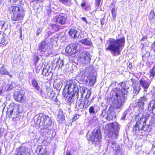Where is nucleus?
Here are the masks:
<instances>
[{"instance_id": "37", "label": "nucleus", "mask_w": 155, "mask_h": 155, "mask_svg": "<svg viewBox=\"0 0 155 155\" xmlns=\"http://www.w3.org/2000/svg\"><path fill=\"white\" fill-rule=\"evenodd\" d=\"M81 91V96L82 98L84 93L86 92V91H87V88L85 87H80Z\"/></svg>"}, {"instance_id": "51", "label": "nucleus", "mask_w": 155, "mask_h": 155, "mask_svg": "<svg viewBox=\"0 0 155 155\" xmlns=\"http://www.w3.org/2000/svg\"><path fill=\"white\" fill-rule=\"evenodd\" d=\"M48 70L46 69H44L42 72V74L43 75L45 74V75H47V73Z\"/></svg>"}, {"instance_id": "41", "label": "nucleus", "mask_w": 155, "mask_h": 155, "mask_svg": "<svg viewBox=\"0 0 155 155\" xmlns=\"http://www.w3.org/2000/svg\"><path fill=\"white\" fill-rule=\"evenodd\" d=\"M80 46V45L77 43L74 44L72 46V49L76 50V52L78 51L77 48L78 47Z\"/></svg>"}, {"instance_id": "25", "label": "nucleus", "mask_w": 155, "mask_h": 155, "mask_svg": "<svg viewBox=\"0 0 155 155\" xmlns=\"http://www.w3.org/2000/svg\"><path fill=\"white\" fill-rule=\"evenodd\" d=\"M68 33L74 39L78 38L79 37L80 32L74 28H71L69 31Z\"/></svg>"}, {"instance_id": "56", "label": "nucleus", "mask_w": 155, "mask_h": 155, "mask_svg": "<svg viewBox=\"0 0 155 155\" xmlns=\"http://www.w3.org/2000/svg\"><path fill=\"white\" fill-rule=\"evenodd\" d=\"M66 155H72L71 154L70 152H67L66 153Z\"/></svg>"}, {"instance_id": "55", "label": "nucleus", "mask_w": 155, "mask_h": 155, "mask_svg": "<svg viewBox=\"0 0 155 155\" xmlns=\"http://www.w3.org/2000/svg\"><path fill=\"white\" fill-rule=\"evenodd\" d=\"M146 38L145 36L144 37H143V38H142L141 39V41H144L145 40H146Z\"/></svg>"}, {"instance_id": "38", "label": "nucleus", "mask_w": 155, "mask_h": 155, "mask_svg": "<svg viewBox=\"0 0 155 155\" xmlns=\"http://www.w3.org/2000/svg\"><path fill=\"white\" fill-rule=\"evenodd\" d=\"M150 76L155 80V67L150 70Z\"/></svg>"}, {"instance_id": "12", "label": "nucleus", "mask_w": 155, "mask_h": 155, "mask_svg": "<svg viewBox=\"0 0 155 155\" xmlns=\"http://www.w3.org/2000/svg\"><path fill=\"white\" fill-rule=\"evenodd\" d=\"M146 120L145 118L143 117V116L137 122V126H138L140 131H145L149 127V126L146 124Z\"/></svg>"}, {"instance_id": "15", "label": "nucleus", "mask_w": 155, "mask_h": 155, "mask_svg": "<svg viewBox=\"0 0 155 155\" xmlns=\"http://www.w3.org/2000/svg\"><path fill=\"white\" fill-rule=\"evenodd\" d=\"M42 97L45 98H53L54 96V92L50 88H47L46 93L45 94L42 91V93L40 94Z\"/></svg>"}, {"instance_id": "44", "label": "nucleus", "mask_w": 155, "mask_h": 155, "mask_svg": "<svg viewBox=\"0 0 155 155\" xmlns=\"http://www.w3.org/2000/svg\"><path fill=\"white\" fill-rule=\"evenodd\" d=\"M134 132L137 133L138 131H140L138 128L137 126V124L135 125V127H134L133 130Z\"/></svg>"}, {"instance_id": "62", "label": "nucleus", "mask_w": 155, "mask_h": 155, "mask_svg": "<svg viewBox=\"0 0 155 155\" xmlns=\"http://www.w3.org/2000/svg\"><path fill=\"white\" fill-rule=\"evenodd\" d=\"M93 99V98L91 100H89V99H88V101H89V102H90V104L92 102V101Z\"/></svg>"}, {"instance_id": "10", "label": "nucleus", "mask_w": 155, "mask_h": 155, "mask_svg": "<svg viewBox=\"0 0 155 155\" xmlns=\"http://www.w3.org/2000/svg\"><path fill=\"white\" fill-rule=\"evenodd\" d=\"M101 117H103V120L109 121L113 120L116 118V115L115 111L113 110H109L107 111L106 110H103L101 113Z\"/></svg>"}, {"instance_id": "22", "label": "nucleus", "mask_w": 155, "mask_h": 155, "mask_svg": "<svg viewBox=\"0 0 155 155\" xmlns=\"http://www.w3.org/2000/svg\"><path fill=\"white\" fill-rule=\"evenodd\" d=\"M8 37L7 35L2 32H0V44L5 45L8 43Z\"/></svg>"}, {"instance_id": "53", "label": "nucleus", "mask_w": 155, "mask_h": 155, "mask_svg": "<svg viewBox=\"0 0 155 155\" xmlns=\"http://www.w3.org/2000/svg\"><path fill=\"white\" fill-rule=\"evenodd\" d=\"M152 48L155 52V41L152 44Z\"/></svg>"}, {"instance_id": "59", "label": "nucleus", "mask_w": 155, "mask_h": 155, "mask_svg": "<svg viewBox=\"0 0 155 155\" xmlns=\"http://www.w3.org/2000/svg\"><path fill=\"white\" fill-rule=\"evenodd\" d=\"M3 93V90L2 89H0V95H1Z\"/></svg>"}, {"instance_id": "26", "label": "nucleus", "mask_w": 155, "mask_h": 155, "mask_svg": "<svg viewBox=\"0 0 155 155\" xmlns=\"http://www.w3.org/2000/svg\"><path fill=\"white\" fill-rule=\"evenodd\" d=\"M148 109L153 114L155 110V100L151 101L149 104Z\"/></svg>"}, {"instance_id": "24", "label": "nucleus", "mask_w": 155, "mask_h": 155, "mask_svg": "<svg viewBox=\"0 0 155 155\" xmlns=\"http://www.w3.org/2000/svg\"><path fill=\"white\" fill-rule=\"evenodd\" d=\"M17 153V155H30L28 148L24 147H20Z\"/></svg>"}, {"instance_id": "43", "label": "nucleus", "mask_w": 155, "mask_h": 155, "mask_svg": "<svg viewBox=\"0 0 155 155\" xmlns=\"http://www.w3.org/2000/svg\"><path fill=\"white\" fill-rule=\"evenodd\" d=\"M111 12L113 17V20H114L116 18V10L114 8H113L111 10Z\"/></svg>"}, {"instance_id": "2", "label": "nucleus", "mask_w": 155, "mask_h": 155, "mask_svg": "<svg viewBox=\"0 0 155 155\" xmlns=\"http://www.w3.org/2000/svg\"><path fill=\"white\" fill-rule=\"evenodd\" d=\"M67 85L65 86L63 90V91L67 92L66 95V97L68 101L71 102L72 98L75 94L78 96L79 93V88L78 86L73 82L72 80L68 81Z\"/></svg>"}, {"instance_id": "31", "label": "nucleus", "mask_w": 155, "mask_h": 155, "mask_svg": "<svg viewBox=\"0 0 155 155\" xmlns=\"http://www.w3.org/2000/svg\"><path fill=\"white\" fill-rule=\"evenodd\" d=\"M80 42L83 44L88 46H91L92 44L91 40L87 38H85L81 40Z\"/></svg>"}, {"instance_id": "34", "label": "nucleus", "mask_w": 155, "mask_h": 155, "mask_svg": "<svg viewBox=\"0 0 155 155\" xmlns=\"http://www.w3.org/2000/svg\"><path fill=\"white\" fill-rule=\"evenodd\" d=\"M98 110L97 109L95 110L94 107L93 106H91L89 109L90 114H95L97 112Z\"/></svg>"}, {"instance_id": "60", "label": "nucleus", "mask_w": 155, "mask_h": 155, "mask_svg": "<svg viewBox=\"0 0 155 155\" xmlns=\"http://www.w3.org/2000/svg\"><path fill=\"white\" fill-rule=\"evenodd\" d=\"M18 0H10V1H13V2L14 3H15V2H16Z\"/></svg>"}, {"instance_id": "11", "label": "nucleus", "mask_w": 155, "mask_h": 155, "mask_svg": "<svg viewBox=\"0 0 155 155\" xmlns=\"http://www.w3.org/2000/svg\"><path fill=\"white\" fill-rule=\"evenodd\" d=\"M91 56L90 54L87 51L83 52L78 57V58L83 64H86L90 63Z\"/></svg>"}, {"instance_id": "42", "label": "nucleus", "mask_w": 155, "mask_h": 155, "mask_svg": "<svg viewBox=\"0 0 155 155\" xmlns=\"http://www.w3.org/2000/svg\"><path fill=\"white\" fill-rule=\"evenodd\" d=\"M91 92L90 90H88L87 91V94L86 95L84 99H87L88 100L89 98V97L91 94Z\"/></svg>"}, {"instance_id": "6", "label": "nucleus", "mask_w": 155, "mask_h": 155, "mask_svg": "<svg viewBox=\"0 0 155 155\" xmlns=\"http://www.w3.org/2000/svg\"><path fill=\"white\" fill-rule=\"evenodd\" d=\"M119 85L121 86V89L116 88L114 90V94L120 95L124 97L127 98L128 92V90L130 87L129 81H127L120 82L119 84Z\"/></svg>"}, {"instance_id": "33", "label": "nucleus", "mask_w": 155, "mask_h": 155, "mask_svg": "<svg viewBox=\"0 0 155 155\" xmlns=\"http://www.w3.org/2000/svg\"><path fill=\"white\" fill-rule=\"evenodd\" d=\"M7 28V24L3 21H0V29L1 30H5Z\"/></svg>"}, {"instance_id": "1", "label": "nucleus", "mask_w": 155, "mask_h": 155, "mask_svg": "<svg viewBox=\"0 0 155 155\" xmlns=\"http://www.w3.org/2000/svg\"><path fill=\"white\" fill-rule=\"evenodd\" d=\"M125 43L124 37L118 39L110 38L107 41L108 46L106 48V50L110 51L113 56L119 55L124 47Z\"/></svg>"}, {"instance_id": "64", "label": "nucleus", "mask_w": 155, "mask_h": 155, "mask_svg": "<svg viewBox=\"0 0 155 155\" xmlns=\"http://www.w3.org/2000/svg\"><path fill=\"white\" fill-rule=\"evenodd\" d=\"M12 112H13L12 110H10V114H11L12 113Z\"/></svg>"}, {"instance_id": "27", "label": "nucleus", "mask_w": 155, "mask_h": 155, "mask_svg": "<svg viewBox=\"0 0 155 155\" xmlns=\"http://www.w3.org/2000/svg\"><path fill=\"white\" fill-rule=\"evenodd\" d=\"M72 45H69L65 49V52L67 53L68 54L71 55L72 54H74L76 53V51L74 49H72L71 46Z\"/></svg>"}, {"instance_id": "32", "label": "nucleus", "mask_w": 155, "mask_h": 155, "mask_svg": "<svg viewBox=\"0 0 155 155\" xmlns=\"http://www.w3.org/2000/svg\"><path fill=\"white\" fill-rule=\"evenodd\" d=\"M60 2L64 5L70 6L71 5V0H59Z\"/></svg>"}, {"instance_id": "49", "label": "nucleus", "mask_w": 155, "mask_h": 155, "mask_svg": "<svg viewBox=\"0 0 155 155\" xmlns=\"http://www.w3.org/2000/svg\"><path fill=\"white\" fill-rule=\"evenodd\" d=\"M39 60V58L37 56H36L35 57L34 59V62L36 64V63H37Z\"/></svg>"}, {"instance_id": "8", "label": "nucleus", "mask_w": 155, "mask_h": 155, "mask_svg": "<svg viewBox=\"0 0 155 155\" xmlns=\"http://www.w3.org/2000/svg\"><path fill=\"white\" fill-rule=\"evenodd\" d=\"M113 95H115L117 98V101L113 104L114 109V110L120 112L121 110L122 105L125 103L127 98L114 93Z\"/></svg>"}, {"instance_id": "47", "label": "nucleus", "mask_w": 155, "mask_h": 155, "mask_svg": "<svg viewBox=\"0 0 155 155\" xmlns=\"http://www.w3.org/2000/svg\"><path fill=\"white\" fill-rule=\"evenodd\" d=\"M127 114V112H124L122 115L121 117V120H124L126 118V115Z\"/></svg>"}, {"instance_id": "39", "label": "nucleus", "mask_w": 155, "mask_h": 155, "mask_svg": "<svg viewBox=\"0 0 155 155\" xmlns=\"http://www.w3.org/2000/svg\"><path fill=\"white\" fill-rule=\"evenodd\" d=\"M51 29H52L54 30V32L58 31L60 29V28L58 25L55 24H52L50 26Z\"/></svg>"}, {"instance_id": "40", "label": "nucleus", "mask_w": 155, "mask_h": 155, "mask_svg": "<svg viewBox=\"0 0 155 155\" xmlns=\"http://www.w3.org/2000/svg\"><path fill=\"white\" fill-rule=\"evenodd\" d=\"M0 73L2 74H8V72L4 67H1L0 69Z\"/></svg>"}, {"instance_id": "23", "label": "nucleus", "mask_w": 155, "mask_h": 155, "mask_svg": "<svg viewBox=\"0 0 155 155\" xmlns=\"http://www.w3.org/2000/svg\"><path fill=\"white\" fill-rule=\"evenodd\" d=\"M147 100V98L145 96H143L141 97L139 101V111L141 113L143 110V106L144 104V102Z\"/></svg>"}, {"instance_id": "48", "label": "nucleus", "mask_w": 155, "mask_h": 155, "mask_svg": "<svg viewBox=\"0 0 155 155\" xmlns=\"http://www.w3.org/2000/svg\"><path fill=\"white\" fill-rule=\"evenodd\" d=\"M101 0H96V5L97 7H99L101 2Z\"/></svg>"}, {"instance_id": "36", "label": "nucleus", "mask_w": 155, "mask_h": 155, "mask_svg": "<svg viewBox=\"0 0 155 155\" xmlns=\"http://www.w3.org/2000/svg\"><path fill=\"white\" fill-rule=\"evenodd\" d=\"M64 65L63 61L62 60L58 59L56 62V66L59 68L62 67Z\"/></svg>"}, {"instance_id": "14", "label": "nucleus", "mask_w": 155, "mask_h": 155, "mask_svg": "<svg viewBox=\"0 0 155 155\" xmlns=\"http://www.w3.org/2000/svg\"><path fill=\"white\" fill-rule=\"evenodd\" d=\"M150 83L151 81L149 80L141 79L139 81L140 85L143 88V91L146 93L148 91Z\"/></svg>"}, {"instance_id": "13", "label": "nucleus", "mask_w": 155, "mask_h": 155, "mask_svg": "<svg viewBox=\"0 0 155 155\" xmlns=\"http://www.w3.org/2000/svg\"><path fill=\"white\" fill-rule=\"evenodd\" d=\"M108 145L110 146L113 150L115 151L116 153V155L118 153L120 155H122L123 152L120 146L115 142L109 140L108 142Z\"/></svg>"}, {"instance_id": "58", "label": "nucleus", "mask_w": 155, "mask_h": 155, "mask_svg": "<svg viewBox=\"0 0 155 155\" xmlns=\"http://www.w3.org/2000/svg\"><path fill=\"white\" fill-rule=\"evenodd\" d=\"M85 3H83L81 4V5L82 7H84L85 6Z\"/></svg>"}, {"instance_id": "61", "label": "nucleus", "mask_w": 155, "mask_h": 155, "mask_svg": "<svg viewBox=\"0 0 155 155\" xmlns=\"http://www.w3.org/2000/svg\"><path fill=\"white\" fill-rule=\"evenodd\" d=\"M31 2H33L38 1V0H29Z\"/></svg>"}, {"instance_id": "4", "label": "nucleus", "mask_w": 155, "mask_h": 155, "mask_svg": "<svg viewBox=\"0 0 155 155\" xmlns=\"http://www.w3.org/2000/svg\"><path fill=\"white\" fill-rule=\"evenodd\" d=\"M84 75L79 74L78 76V78L81 81H84L85 82H88L91 85H94L96 81V75L91 71V69L87 68L84 71Z\"/></svg>"}, {"instance_id": "7", "label": "nucleus", "mask_w": 155, "mask_h": 155, "mask_svg": "<svg viewBox=\"0 0 155 155\" xmlns=\"http://www.w3.org/2000/svg\"><path fill=\"white\" fill-rule=\"evenodd\" d=\"M120 125L117 122L110 124L109 125V136L113 139H116L118 136Z\"/></svg>"}, {"instance_id": "17", "label": "nucleus", "mask_w": 155, "mask_h": 155, "mask_svg": "<svg viewBox=\"0 0 155 155\" xmlns=\"http://www.w3.org/2000/svg\"><path fill=\"white\" fill-rule=\"evenodd\" d=\"M13 97L15 101L22 102L24 100V94L22 93L21 91H15L14 92Z\"/></svg>"}, {"instance_id": "3", "label": "nucleus", "mask_w": 155, "mask_h": 155, "mask_svg": "<svg viewBox=\"0 0 155 155\" xmlns=\"http://www.w3.org/2000/svg\"><path fill=\"white\" fill-rule=\"evenodd\" d=\"M36 117L37 119L35 122L38 125L41 129H49V127L52 123V121L50 117L42 114H40Z\"/></svg>"}, {"instance_id": "52", "label": "nucleus", "mask_w": 155, "mask_h": 155, "mask_svg": "<svg viewBox=\"0 0 155 155\" xmlns=\"http://www.w3.org/2000/svg\"><path fill=\"white\" fill-rule=\"evenodd\" d=\"M101 24L102 25H103L104 24L105 21L104 18H102L101 20Z\"/></svg>"}, {"instance_id": "18", "label": "nucleus", "mask_w": 155, "mask_h": 155, "mask_svg": "<svg viewBox=\"0 0 155 155\" xmlns=\"http://www.w3.org/2000/svg\"><path fill=\"white\" fill-rule=\"evenodd\" d=\"M67 18V16L63 14L61 15H58L55 17V19L56 22L61 25L65 24Z\"/></svg>"}, {"instance_id": "35", "label": "nucleus", "mask_w": 155, "mask_h": 155, "mask_svg": "<svg viewBox=\"0 0 155 155\" xmlns=\"http://www.w3.org/2000/svg\"><path fill=\"white\" fill-rule=\"evenodd\" d=\"M155 17V14L153 10H152L149 13V18L150 21H152Z\"/></svg>"}, {"instance_id": "28", "label": "nucleus", "mask_w": 155, "mask_h": 155, "mask_svg": "<svg viewBox=\"0 0 155 155\" xmlns=\"http://www.w3.org/2000/svg\"><path fill=\"white\" fill-rule=\"evenodd\" d=\"M22 18L21 14L20 13H12L11 14V18L14 21L19 20Z\"/></svg>"}, {"instance_id": "20", "label": "nucleus", "mask_w": 155, "mask_h": 155, "mask_svg": "<svg viewBox=\"0 0 155 155\" xmlns=\"http://www.w3.org/2000/svg\"><path fill=\"white\" fill-rule=\"evenodd\" d=\"M31 83L34 89L38 93L41 94L42 92L41 88L39 85L38 82L35 79H32L31 80Z\"/></svg>"}, {"instance_id": "16", "label": "nucleus", "mask_w": 155, "mask_h": 155, "mask_svg": "<svg viewBox=\"0 0 155 155\" xmlns=\"http://www.w3.org/2000/svg\"><path fill=\"white\" fill-rule=\"evenodd\" d=\"M45 148V146H38L36 149V152L38 155H49V153L46 151Z\"/></svg>"}, {"instance_id": "30", "label": "nucleus", "mask_w": 155, "mask_h": 155, "mask_svg": "<svg viewBox=\"0 0 155 155\" xmlns=\"http://www.w3.org/2000/svg\"><path fill=\"white\" fill-rule=\"evenodd\" d=\"M57 120L60 124L62 123L64 120V117L62 113H61L58 114L57 117Z\"/></svg>"}, {"instance_id": "54", "label": "nucleus", "mask_w": 155, "mask_h": 155, "mask_svg": "<svg viewBox=\"0 0 155 155\" xmlns=\"http://www.w3.org/2000/svg\"><path fill=\"white\" fill-rule=\"evenodd\" d=\"M82 19L84 21H85V22H87V19H86V18L85 17H83L82 18Z\"/></svg>"}, {"instance_id": "46", "label": "nucleus", "mask_w": 155, "mask_h": 155, "mask_svg": "<svg viewBox=\"0 0 155 155\" xmlns=\"http://www.w3.org/2000/svg\"><path fill=\"white\" fill-rule=\"evenodd\" d=\"M80 116L78 114L75 115L72 118V121H74L78 119Z\"/></svg>"}, {"instance_id": "57", "label": "nucleus", "mask_w": 155, "mask_h": 155, "mask_svg": "<svg viewBox=\"0 0 155 155\" xmlns=\"http://www.w3.org/2000/svg\"><path fill=\"white\" fill-rule=\"evenodd\" d=\"M155 147V142L152 144V148H154Z\"/></svg>"}, {"instance_id": "9", "label": "nucleus", "mask_w": 155, "mask_h": 155, "mask_svg": "<svg viewBox=\"0 0 155 155\" xmlns=\"http://www.w3.org/2000/svg\"><path fill=\"white\" fill-rule=\"evenodd\" d=\"M101 137L100 131L98 129L93 130L91 134L87 137V140L93 142L98 141L101 138Z\"/></svg>"}, {"instance_id": "19", "label": "nucleus", "mask_w": 155, "mask_h": 155, "mask_svg": "<svg viewBox=\"0 0 155 155\" xmlns=\"http://www.w3.org/2000/svg\"><path fill=\"white\" fill-rule=\"evenodd\" d=\"M79 107L83 110L87 109L88 107L90 105L89 101L87 99H84L83 100L80 101L78 103Z\"/></svg>"}, {"instance_id": "63", "label": "nucleus", "mask_w": 155, "mask_h": 155, "mask_svg": "<svg viewBox=\"0 0 155 155\" xmlns=\"http://www.w3.org/2000/svg\"><path fill=\"white\" fill-rule=\"evenodd\" d=\"M151 119L152 120H153V119H154V120L155 119V118L154 117H152L151 118Z\"/></svg>"}, {"instance_id": "50", "label": "nucleus", "mask_w": 155, "mask_h": 155, "mask_svg": "<svg viewBox=\"0 0 155 155\" xmlns=\"http://www.w3.org/2000/svg\"><path fill=\"white\" fill-rule=\"evenodd\" d=\"M46 11L47 14L49 16L50 15H51V11L50 9V8H49L48 7Z\"/></svg>"}, {"instance_id": "21", "label": "nucleus", "mask_w": 155, "mask_h": 155, "mask_svg": "<svg viewBox=\"0 0 155 155\" xmlns=\"http://www.w3.org/2000/svg\"><path fill=\"white\" fill-rule=\"evenodd\" d=\"M131 81L134 83L133 85L134 91L133 93V95L134 96L139 93L140 89V86L138 82L137 81L134 82V81H133L132 79H131Z\"/></svg>"}, {"instance_id": "5", "label": "nucleus", "mask_w": 155, "mask_h": 155, "mask_svg": "<svg viewBox=\"0 0 155 155\" xmlns=\"http://www.w3.org/2000/svg\"><path fill=\"white\" fill-rule=\"evenodd\" d=\"M54 37L51 38H47L43 41L39 45L38 51V52L44 54L48 49H50L52 48L53 43L56 42V40H54Z\"/></svg>"}, {"instance_id": "29", "label": "nucleus", "mask_w": 155, "mask_h": 155, "mask_svg": "<svg viewBox=\"0 0 155 155\" xmlns=\"http://www.w3.org/2000/svg\"><path fill=\"white\" fill-rule=\"evenodd\" d=\"M21 7L17 6H13L11 7V12L10 13H20Z\"/></svg>"}, {"instance_id": "45", "label": "nucleus", "mask_w": 155, "mask_h": 155, "mask_svg": "<svg viewBox=\"0 0 155 155\" xmlns=\"http://www.w3.org/2000/svg\"><path fill=\"white\" fill-rule=\"evenodd\" d=\"M42 29L41 28H38L37 30L36 35H39L42 32Z\"/></svg>"}]
</instances>
